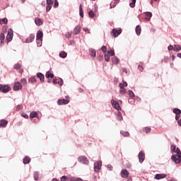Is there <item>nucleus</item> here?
Wrapping results in <instances>:
<instances>
[{
    "label": "nucleus",
    "instance_id": "nucleus-1",
    "mask_svg": "<svg viewBox=\"0 0 181 181\" xmlns=\"http://www.w3.org/2000/svg\"><path fill=\"white\" fill-rule=\"evenodd\" d=\"M78 161L80 162V163H83V165H88L89 161L88 159H87V157L84 156H81L78 158Z\"/></svg>",
    "mask_w": 181,
    "mask_h": 181
},
{
    "label": "nucleus",
    "instance_id": "nucleus-2",
    "mask_svg": "<svg viewBox=\"0 0 181 181\" xmlns=\"http://www.w3.org/2000/svg\"><path fill=\"white\" fill-rule=\"evenodd\" d=\"M0 91L1 93H9L11 91V87L8 85H0Z\"/></svg>",
    "mask_w": 181,
    "mask_h": 181
},
{
    "label": "nucleus",
    "instance_id": "nucleus-3",
    "mask_svg": "<svg viewBox=\"0 0 181 181\" xmlns=\"http://www.w3.org/2000/svg\"><path fill=\"white\" fill-rule=\"evenodd\" d=\"M101 166H103V163L101 161H98L97 163H94V171L97 173L100 172L101 169Z\"/></svg>",
    "mask_w": 181,
    "mask_h": 181
},
{
    "label": "nucleus",
    "instance_id": "nucleus-4",
    "mask_svg": "<svg viewBox=\"0 0 181 181\" xmlns=\"http://www.w3.org/2000/svg\"><path fill=\"white\" fill-rule=\"evenodd\" d=\"M120 175L122 179H128L129 177V173L126 169H122L120 172Z\"/></svg>",
    "mask_w": 181,
    "mask_h": 181
},
{
    "label": "nucleus",
    "instance_id": "nucleus-5",
    "mask_svg": "<svg viewBox=\"0 0 181 181\" xmlns=\"http://www.w3.org/2000/svg\"><path fill=\"white\" fill-rule=\"evenodd\" d=\"M111 104H112V106L113 107V108H115L117 111H119V110H121V107L119 106V103H118V102H117L116 100H111Z\"/></svg>",
    "mask_w": 181,
    "mask_h": 181
},
{
    "label": "nucleus",
    "instance_id": "nucleus-6",
    "mask_svg": "<svg viewBox=\"0 0 181 181\" xmlns=\"http://www.w3.org/2000/svg\"><path fill=\"white\" fill-rule=\"evenodd\" d=\"M121 33H122V29L117 30L113 28L112 30V35L114 36V37H117L119 35H121Z\"/></svg>",
    "mask_w": 181,
    "mask_h": 181
},
{
    "label": "nucleus",
    "instance_id": "nucleus-7",
    "mask_svg": "<svg viewBox=\"0 0 181 181\" xmlns=\"http://www.w3.org/2000/svg\"><path fill=\"white\" fill-rule=\"evenodd\" d=\"M138 158H139V162L140 163H143L144 160H145V153L142 151H140L139 153Z\"/></svg>",
    "mask_w": 181,
    "mask_h": 181
},
{
    "label": "nucleus",
    "instance_id": "nucleus-8",
    "mask_svg": "<svg viewBox=\"0 0 181 181\" xmlns=\"http://www.w3.org/2000/svg\"><path fill=\"white\" fill-rule=\"evenodd\" d=\"M14 91H19V90H22V83L21 82H16L13 86Z\"/></svg>",
    "mask_w": 181,
    "mask_h": 181
},
{
    "label": "nucleus",
    "instance_id": "nucleus-9",
    "mask_svg": "<svg viewBox=\"0 0 181 181\" xmlns=\"http://www.w3.org/2000/svg\"><path fill=\"white\" fill-rule=\"evenodd\" d=\"M52 83L54 84H59V86H63V83H64L63 79H62V78H54L52 80Z\"/></svg>",
    "mask_w": 181,
    "mask_h": 181
},
{
    "label": "nucleus",
    "instance_id": "nucleus-10",
    "mask_svg": "<svg viewBox=\"0 0 181 181\" xmlns=\"http://www.w3.org/2000/svg\"><path fill=\"white\" fill-rule=\"evenodd\" d=\"M13 37V31L12 29H10L8 32L7 36H6V40L8 42H11Z\"/></svg>",
    "mask_w": 181,
    "mask_h": 181
},
{
    "label": "nucleus",
    "instance_id": "nucleus-11",
    "mask_svg": "<svg viewBox=\"0 0 181 181\" xmlns=\"http://www.w3.org/2000/svg\"><path fill=\"white\" fill-rule=\"evenodd\" d=\"M57 103H58V105H66L69 104V103H70V100H66V99H60V100H58Z\"/></svg>",
    "mask_w": 181,
    "mask_h": 181
},
{
    "label": "nucleus",
    "instance_id": "nucleus-12",
    "mask_svg": "<svg viewBox=\"0 0 181 181\" xmlns=\"http://www.w3.org/2000/svg\"><path fill=\"white\" fill-rule=\"evenodd\" d=\"M35 40V34H30L28 37L25 39V43H32Z\"/></svg>",
    "mask_w": 181,
    "mask_h": 181
},
{
    "label": "nucleus",
    "instance_id": "nucleus-13",
    "mask_svg": "<svg viewBox=\"0 0 181 181\" xmlns=\"http://www.w3.org/2000/svg\"><path fill=\"white\" fill-rule=\"evenodd\" d=\"M171 160L173 162H175L176 164H179L181 162V160L179 157L176 156V155H173L171 157Z\"/></svg>",
    "mask_w": 181,
    "mask_h": 181
},
{
    "label": "nucleus",
    "instance_id": "nucleus-14",
    "mask_svg": "<svg viewBox=\"0 0 181 181\" xmlns=\"http://www.w3.org/2000/svg\"><path fill=\"white\" fill-rule=\"evenodd\" d=\"M166 176H168L166 174H156L155 175V179H156V180H160V179H165Z\"/></svg>",
    "mask_w": 181,
    "mask_h": 181
},
{
    "label": "nucleus",
    "instance_id": "nucleus-15",
    "mask_svg": "<svg viewBox=\"0 0 181 181\" xmlns=\"http://www.w3.org/2000/svg\"><path fill=\"white\" fill-rule=\"evenodd\" d=\"M8 125V120L1 119L0 120V128H6Z\"/></svg>",
    "mask_w": 181,
    "mask_h": 181
},
{
    "label": "nucleus",
    "instance_id": "nucleus-16",
    "mask_svg": "<svg viewBox=\"0 0 181 181\" xmlns=\"http://www.w3.org/2000/svg\"><path fill=\"white\" fill-rule=\"evenodd\" d=\"M80 32H81V27L80 25H77L74 29L73 33H74V35H78V33H80Z\"/></svg>",
    "mask_w": 181,
    "mask_h": 181
},
{
    "label": "nucleus",
    "instance_id": "nucleus-17",
    "mask_svg": "<svg viewBox=\"0 0 181 181\" xmlns=\"http://www.w3.org/2000/svg\"><path fill=\"white\" fill-rule=\"evenodd\" d=\"M35 25H37V26H42V25H43V21H42V19H40L39 18H35Z\"/></svg>",
    "mask_w": 181,
    "mask_h": 181
},
{
    "label": "nucleus",
    "instance_id": "nucleus-18",
    "mask_svg": "<svg viewBox=\"0 0 181 181\" xmlns=\"http://www.w3.org/2000/svg\"><path fill=\"white\" fill-rule=\"evenodd\" d=\"M42 39H43V32H42V30H38L36 35V40H42Z\"/></svg>",
    "mask_w": 181,
    "mask_h": 181
},
{
    "label": "nucleus",
    "instance_id": "nucleus-19",
    "mask_svg": "<svg viewBox=\"0 0 181 181\" xmlns=\"http://www.w3.org/2000/svg\"><path fill=\"white\" fill-rule=\"evenodd\" d=\"M89 54L91 56V57H95L97 56V52H95V49L93 48L89 49Z\"/></svg>",
    "mask_w": 181,
    "mask_h": 181
},
{
    "label": "nucleus",
    "instance_id": "nucleus-20",
    "mask_svg": "<svg viewBox=\"0 0 181 181\" xmlns=\"http://www.w3.org/2000/svg\"><path fill=\"white\" fill-rule=\"evenodd\" d=\"M37 77L40 78V81H41V83H43V81H45V75H43V74L40 72L37 73Z\"/></svg>",
    "mask_w": 181,
    "mask_h": 181
},
{
    "label": "nucleus",
    "instance_id": "nucleus-21",
    "mask_svg": "<svg viewBox=\"0 0 181 181\" xmlns=\"http://www.w3.org/2000/svg\"><path fill=\"white\" fill-rule=\"evenodd\" d=\"M145 16H146V21H148L149 22V21H151V18H152V13L149 11H146L145 13Z\"/></svg>",
    "mask_w": 181,
    "mask_h": 181
},
{
    "label": "nucleus",
    "instance_id": "nucleus-22",
    "mask_svg": "<svg viewBox=\"0 0 181 181\" xmlns=\"http://www.w3.org/2000/svg\"><path fill=\"white\" fill-rule=\"evenodd\" d=\"M23 163H24V165H28V164L30 163V158H29L28 156H25L23 159Z\"/></svg>",
    "mask_w": 181,
    "mask_h": 181
},
{
    "label": "nucleus",
    "instance_id": "nucleus-23",
    "mask_svg": "<svg viewBox=\"0 0 181 181\" xmlns=\"http://www.w3.org/2000/svg\"><path fill=\"white\" fill-rule=\"evenodd\" d=\"M142 29L141 28V25H136V33L137 36H139L141 35Z\"/></svg>",
    "mask_w": 181,
    "mask_h": 181
},
{
    "label": "nucleus",
    "instance_id": "nucleus-24",
    "mask_svg": "<svg viewBox=\"0 0 181 181\" xmlns=\"http://www.w3.org/2000/svg\"><path fill=\"white\" fill-rule=\"evenodd\" d=\"M59 57H61L62 59H66V57H67V53L64 51L60 52Z\"/></svg>",
    "mask_w": 181,
    "mask_h": 181
},
{
    "label": "nucleus",
    "instance_id": "nucleus-25",
    "mask_svg": "<svg viewBox=\"0 0 181 181\" xmlns=\"http://www.w3.org/2000/svg\"><path fill=\"white\" fill-rule=\"evenodd\" d=\"M79 16L81 18H84V11H83V7L81 6V4L79 6Z\"/></svg>",
    "mask_w": 181,
    "mask_h": 181
},
{
    "label": "nucleus",
    "instance_id": "nucleus-26",
    "mask_svg": "<svg viewBox=\"0 0 181 181\" xmlns=\"http://www.w3.org/2000/svg\"><path fill=\"white\" fill-rule=\"evenodd\" d=\"M34 180H39V171H35L33 174Z\"/></svg>",
    "mask_w": 181,
    "mask_h": 181
},
{
    "label": "nucleus",
    "instance_id": "nucleus-27",
    "mask_svg": "<svg viewBox=\"0 0 181 181\" xmlns=\"http://www.w3.org/2000/svg\"><path fill=\"white\" fill-rule=\"evenodd\" d=\"M112 62L114 64H118L119 63V59L117 57H114L112 58Z\"/></svg>",
    "mask_w": 181,
    "mask_h": 181
},
{
    "label": "nucleus",
    "instance_id": "nucleus-28",
    "mask_svg": "<svg viewBox=\"0 0 181 181\" xmlns=\"http://www.w3.org/2000/svg\"><path fill=\"white\" fill-rule=\"evenodd\" d=\"M45 77L46 78H53L54 77V74L47 71L45 74Z\"/></svg>",
    "mask_w": 181,
    "mask_h": 181
},
{
    "label": "nucleus",
    "instance_id": "nucleus-29",
    "mask_svg": "<svg viewBox=\"0 0 181 181\" xmlns=\"http://www.w3.org/2000/svg\"><path fill=\"white\" fill-rule=\"evenodd\" d=\"M127 93L129 94L130 98H132V100H134V98H135V94L134 93V92L132 90H128Z\"/></svg>",
    "mask_w": 181,
    "mask_h": 181
},
{
    "label": "nucleus",
    "instance_id": "nucleus-30",
    "mask_svg": "<svg viewBox=\"0 0 181 181\" xmlns=\"http://www.w3.org/2000/svg\"><path fill=\"white\" fill-rule=\"evenodd\" d=\"M8 23V18H4L3 19H0V25H6Z\"/></svg>",
    "mask_w": 181,
    "mask_h": 181
},
{
    "label": "nucleus",
    "instance_id": "nucleus-31",
    "mask_svg": "<svg viewBox=\"0 0 181 181\" xmlns=\"http://www.w3.org/2000/svg\"><path fill=\"white\" fill-rule=\"evenodd\" d=\"M181 50V46L179 45H174V52H180Z\"/></svg>",
    "mask_w": 181,
    "mask_h": 181
},
{
    "label": "nucleus",
    "instance_id": "nucleus-32",
    "mask_svg": "<svg viewBox=\"0 0 181 181\" xmlns=\"http://www.w3.org/2000/svg\"><path fill=\"white\" fill-rule=\"evenodd\" d=\"M117 119H118V121H122L123 118H122V113H121L120 112H118L117 114Z\"/></svg>",
    "mask_w": 181,
    "mask_h": 181
},
{
    "label": "nucleus",
    "instance_id": "nucleus-33",
    "mask_svg": "<svg viewBox=\"0 0 181 181\" xmlns=\"http://www.w3.org/2000/svg\"><path fill=\"white\" fill-rule=\"evenodd\" d=\"M173 112H174V114L176 115L181 114V110L179 108H174L173 110Z\"/></svg>",
    "mask_w": 181,
    "mask_h": 181
},
{
    "label": "nucleus",
    "instance_id": "nucleus-34",
    "mask_svg": "<svg viewBox=\"0 0 181 181\" xmlns=\"http://www.w3.org/2000/svg\"><path fill=\"white\" fill-rule=\"evenodd\" d=\"M30 118H36V117H37V112H32L30 114Z\"/></svg>",
    "mask_w": 181,
    "mask_h": 181
},
{
    "label": "nucleus",
    "instance_id": "nucleus-35",
    "mask_svg": "<svg viewBox=\"0 0 181 181\" xmlns=\"http://www.w3.org/2000/svg\"><path fill=\"white\" fill-rule=\"evenodd\" d=\"M120 134L122 136H129V132H128L120 131Z\"/></svg>",
    "mask_w": 181,
    "mask_h": 181
},
{
    "label": "nucleus",
    "instance_id": "nucleus-36",
    "mask_svg": "<svg viewBox=\"0 0 181 181\" xmlns=\"http://www.w3.org/2000/svg\"><path fill=\"white\" fill-rule=\"evenodd\" d=\"M176 153H177V158H179L181 160V152L179 148H177Z\"/></svg>",
    "mask_w": 181,
    "mask_h": 181
},
{
    "label": "nucleus",
    "instance_id": "nucleus-37",
    "mask_svg": "<svg viewBox=\"0 0 181 181\" xmlns=\"http://www.w3.org/2000/svg\"><path fill=\"white\" fill-rule=\"evenodd\" d=\"M177 151V148L176 147V145H172L171 151L175 152L176 153Z\"/></svg>",
    "mask_w": 181,
    "mask_h": 181
},
{
    "label": "nucleus",
    "instance_id": "nucleus-38",
    "mask_svg": "<svg viewBox=\"0 0 181 181\" xmlns=\"http://www.w3.org/2000/svg\"><path fill=\"white\" fill-rule=\"evenodd\" d=\"M37 42V46L38 47H40L42 46V42H43L42 40H36Z\"/></svg>",
    "mask_w": 181,
    "mask_h": 181
},
{
    "label": "nucleus",
    "instance_id": "nucleus-39",
    "mask_svg": "<svg viewBox=\"0 0 181 181\" xmlns=\"http://www.w3.org/2000/svg\"><path fill=\"white\" fill-rule=\"evenodd\" d=\"M88 16L90 18H94V16H95V14L94 13V11H90L88 12Z\"/></svg>",
    "mask_w": 181,
    "mask_h": 181
},
{
    "label": "nucleus",
    "instance_id": "nucleus-40",
    "mask_svg": "<svg viewBox=\"0 0 181 181\" xmlns=\"http://www.w3.org/2000/svg\"><path fill=\"white\" fill-rule=\"evenodd\" d=\"M114 54H115L114 50L111 49L110 51H107V55L114 56Z\"/></svg>",
    "mask_w": 181,
    "mask_h": 181
},
{
    "label": "nucleus",
    "instance_id": "nucleus-41",
    "mask_svg": "<svg viewBox=\"0 0 181 181\" xmlns=\"http://www.w3.org/2000/svg\"><path fill=\"white\" fill-rule=\"evenodd\" d=\"M105 62H110V55L105 54L104 55Z\"/></svg>",
    "mask_w": 181,
    "mask_h": 181
},
{
    "label": "nucleus",
    "instance_id": "nucleus-42",
    "mask_svg": "<svg viewBox=\"0 0 181 181\" xmlns=\"http://www.w3.org/2000/svg\"><path fill=\"white\" fill-rule=\"evenodd\" d=\"M51 9H52V5H47V6H46V12H50Z\"/></svg>",
    "mask_w": 181,
    "mask_h": 181
},
{
    "label": "nucleus",
    "instance_id": "nucleus-43",
    "mask_svg": "<svg viewBox=\"0 0 181 181\" xmlns=\"http://www.w3.org/2000/svg\"><path fill=\"white\" fill-rule=\"evenodd\" d=\"M28 81H30V83H35L36 81V78L31 77L28 79Z\"/></svg>",
    "mask_w": 181,
    "mask_h": 181
},
{
    "label": "nucleus",
    "instance_id": "nucleus-44",
    "mask_svg": "<svg viewBox=\"0 0 181 181\" xmlns=\"http://www.w3.org/2000/svg\"><path fill=\"white\" fill-rule=\"evenodd\" d=\"M101 50H102V52H103V53H107V47H105V46H102V47H101Z\"/></svg>",
    "mask_w": 181,
    "mask_h": 181
},
{
    "label": "nucleus",
    "instance_id": "nucleus-45",
    "mask_svg": "<svg viewBox=\"0 0 181 181\" xmlns=\"http://www.w3.org/2000/svg\"><path fill=\"white\" fill-rule=\"evenodd\" d=\"M14 69L16 70H18V69H21V64L19 63H17L14 65Z\"/></svg>",
    "mask_w": 181,
    "mask_h": 181
},
{
    "label": "nucleus",
    "instance_id": "nucleus-46",
    "mask_svg": "<svg viewBox=\"0 0 181 181\" xmlns=\"http://www.w3.org/2000/svg\"><path fill=\"white\" fill-rule=\"evenodd\" d=\"M125 93H127V89H125V88L120 89V94H125Z\"/></svg>",
    "mask_w": 181,
    "mask_h": 181
},
{
    "label": "nucleus",
    "instance_id": "nucleus-47",
    "mask_svg": "<svg viewBox=\"0 0 181 181\" xmlns=\"http://www.w3.org/2000/svg\"><path fill=\"white\" fill-rule=\"evenodd\" d=\"M21 117H23V118H25V119H28V118H29V115H28V114L26 113H22Z\"/></svg>",
    "mask_w": 181,
    "mask_h": 181
},
{
    "label": "nucleus",
    "instance_id": "nucleus-48",
    "mask_svg": "<svg viewBox=\"0 0 181 181\" xmlns=\"http://www.w3.org/2000/svg\"><path fill=\"white\" fill-rule=\"evenodd\" d=\"M47 5H53V0H46Z\"/></svg>",
    "mask_w": 181,
    "mask_h": 181
},
{
    "label": "nucleus",
    "instance_id": "nucleus-49",
    "mask_svg": "<svg viewBox=\"0 0 181 181\" xmlns=\"http://www.w3.org/2000/svg\"><path fill=\"white\" fill-rule=\"evenodd\" d=\"M59 7V1L57 0H54V8Z\"/></svg>",
    "mask_w": 181,
    "mask_h": 181
},
{
    "label": "nucleus",
    "instance_id": "nucleus-50",
    "mask_svg": "<svg viewBox=\"0 0 181 181\" xmlns=\"http://www.w3.org/2000/svg\"><path fill=\"white\" fill-rule=\"evenodd\" d=\"M0 40H5V34L2 33L0 34Z\"/></svg>",
    "mask_w": 181,
    "mask_h": 181
},
{
    "label": "nucleus",
    "instance_id": "nucleus-51",
    "mask_svg": "<svg viewBox=\"0 0 181 181\" xmlns=\"http://www.w3.org/2000/svg\"><path fill=\"white\" fill-rule=\"evenodd\" d=\"M145 132L149 134L151 132V127H145Z\"/></svg>",
    "mask_w": 181,
    "mask_h": 181
},
{
    "label": "nucleus",
    "instance_id": "nucleus-52",
    "mask_svg": "<svg viewBox=\"0 0 181 181\" xmlns=\"http://www.w3.org/2000/svg\"><path fill=\"white\" fill-rule=\"evenodd\" d=\"M122 71L123 73H125V74H129V71H128V70L126 68H123Z\"/></svg>",
    "mask_w": 181,
    "mask_h": 181
},
{
    "label": "nucleus",
    "instance_id": "nucleus-53",
    "mask_svg": "<svg viewBox=\"0 0 181 181\" xmlns=\"http://www.w3.org/2000/svg\"><path fill=\"white\" fill-rule=\"evenodd\" d=\"M168 50L170 51V50H174V47L173 45H169L168 47Z\"/></svg>",
    "mask_w": 181,
    "mask_h": 181
},
{
    "label": "nucleus",
    "instance_id": "nucleus-54",
    "mask_svg": "<svg viewBox=\"0 0 181 181\" xmlns=\"http://www.w3.org/2000/svg\"><path fill=\"white\" fill-rule=\"evenodd\" d=\"M138 69L139 70V71H144V66L139 65L138 66Z\"/></svg>",
    "mask_w": 181,
    "mask_h": 181
},
{
    "label": "nucleus",
    "instance_id": "nucleus-55",
    "mask_svg": "<svg viewBox=\"0 0 181 181\" xmlns=\"http://www.w3.org/2000/svg\"><path fill=\"white\" fill-rule=\"evenodd\" d=\"M66 37H67L68 39H69V37H71V33H67L66 34Z\"/></svg>",
    "mask_w": 181,
    "mask_h": 181
},
{
    "label": "nucleus",
    "instance_id": "nucleus-56",
    "mask_svg": "<svg viewBox=\"0 0 181 181\" xmlns=\"http://www.w3.org/2000/svg\"><path fill=\"white\" fill-rule=\"evenodd\" d=\"M179 118H180V114L175 115V119H176V121H179Z\"/></svg>",
    "mask_w": 181,
    "mask_h": 181
},
{
    "label": "nucleus",
    "instance_id": "nucleus-57",
    "mask_svg": "<svg viewBox=\"0 0 181 181\" xmlns=\"http://www.w3.org/2000/svg\"><path fill=\"white\" fill-rule=\"evenodd\" d=\"M129 6H130V8H135V3L131 2V3L129 4Z\"/></svg>",
    "mask_w": 181,
    "mask_h": 181
},
{
    "label": "nucleus",
    "instance_id": "nucleus-58",
    "mask_svg": "<svg viewBox=\"0 0 181 181\" xmlns=\"http://www.w3.org/2000/svg\"><path fill=\"white\" fill-rule=\"evenodd\" d=\"M112 165H111L110 164H109V165H107V169L109 170H112Z\"/></svg>",
    "mask_w": 181,
    "mask_h": 181
},
{
    "label": "nucleus",
    "instance_id": "nucleus-59",
    "mask_svg": "<svg viewBox=\"0 0 181 181\" xmlns=\"http://www.w3.org/2000/svg\"><path fill=\"white\" fill-rule=\"evenodd\" d=\"M5 45V40H0V46L2 47Z\"/></svg>",
    "mask_w": 181,
    "mask_h": 181
},
{
    "label": "nucleus",
    "instance_id": "nucleus-60",
    "mask_svg": "<svg viewBox=\"0 0 181 181\" xmlns=\"http://www.w3.org/2000/svg\"><path fill=\"white\" fill-rule=\"evenodd\" d=\"M70 181H76L77 180V178L74 177H71L69 179Z\"/></svg>",
    "mask_w": 181,
    "mask_h": 181
},
{
    "label": "nucleus",
    "instance_id": "nucleus-61",
    "mask_svg": "<svg viewBox=\"0 0 181 181\" xmlns=\"http://www.w3.org/2000/svg\"><path fill=\"white\" fill-rule=\"evenodd\" d=\"M164 62H165V63H168V62H169V58H168V57H164Z\"/></svg>",
    "mask_w": 181,
    "mask_h": 181
},
{
    "label": "nucleus",
    "instance_id": "nucleus-62",
    "mask_svg": "<svg viewBox=\"0 0 181 181\" xmlns=\"http://www.w3.org/2000/svg\"><path fill=\"white\" fill-rule=\"evenodd\" d=\"M21 83H22L23 84H26V79L23 78V79L21 80Z\"/></svg>",
    "mask_w": 181,
    "mask_h": 181
},
{
    "label": "nucleus",
    "instance_id": "nucleus-63",
    "mask_svg": "<svg viewBox=\"0 0 181 181\" xmlns=\"http://www.w3.org/2000/svg\"><path fill=\"white\" fill-rule=\"evenodd\" d=\"M112 8H115V4H112V3L110 4V9H112Z\"/></svg>",
    "mask_w": 181,
    "mask_h": 181
},
{
    "label": "nucleus",
    "instance_id": "nucleus-64",
    "mask_svg": "<svg viewBox=\"0 0 181 181\" xmlns=\"http://www.w3.org/2000/svg\"><path fill=\"white\" fill-rule=\"evenodd\" d=\"M76 181H83V179L78 177L76 178Z\"/></svg>",
    "mask_w": 181,
    "mask_h": 181
}]
</instances>
